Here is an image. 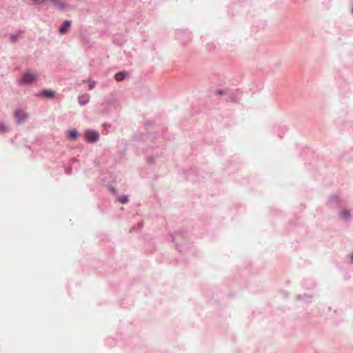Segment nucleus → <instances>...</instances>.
Here are the masks:
<instances>
[{"label":"nucleus","mask_w":353,"mask_h":353,"mask_svg":"<svg viewBox=\"0 0 353 353\" xmlns=\"http://www.w3.org/2000/svg\"><path fill=\"white\" fill-rule=\"evenodd\" d=\"M38 76L37 74L28 71L22 76L21 82L24 84H30L37 80Z\"/></svg>","instance_id":"nucleus-1"},{"label":"nucleus","mask_w":353,"mask_h":353,"mask_svg":"<svg viewBox=\"0 0 353 353\" xmlns=\"http://www.w3.org/2000/svg\"><path fill=\"white\" fill-rule=\"evenodd\" d=\"M14 118L17 123H21L28 118V114L21 110H17L14 112Z\"/></svg>","instance_id":"nucleus-2"},{"label":"nucleus","mask_w":353,"mask_h":353,"mask_svg":"<svg viewBox=\"0 0 353 353\" xmlns=\"http://www.w3.org/2000/svg\"><path fill=\"white\" fill-rule=\"evenodd\" d=\"M85 139L89 142H95L99 139V133L94 130H88L85 133Z\"/></svg>","instance_id":"nucleus-3"},{"label":"nucleus","mask_w":353,"mask_h":353,"mask_svg":"<svg viewBox=\"0 0 353 353\" xmlns=\"http://www.w3.org/2000/svg\"><path fill=\"white\" fill-rule=\"evenodd\" d=\"M50 2H52L57 8L61 10H65L68 7V4L61 0H51Z\"/></svg>","instance_id":"nucleus-4"},{"label":"nucleus","mask_w":353,"mask_h":353,"mask_svg":"<svg viewBox=\"0 0 353 353\" xmlns=\"http://www.w3.org/2000/svg\"><path fill=\"white\" fill-rule=\"evenodd\" d=\"M72 21L70 20H65L63 24L60 26L59 31L61 34L67 33L70 28Z\"/></svg>","instance_id":"nucleus-5"},{"label":"nucleus","mask_w":353,"mask_h":353,"mask_svg":"<svg viewBox=\"0 0 353 353\" xmlns=\"http://www.w3.org/2000/svg\"><path fill=\"white\" fill-rule=\"evenodd\" d=\"M125 77V73L124 72H118L115 75H114V79H116V81H123Z\"/></svg>","instance_id":"nucleus-6"},{"label":"nucleus","mask_w":353,"mask_h":353,"mask_svg":"<svg viewBox=\"0 0 353 353\" xmlns=\"http://www.w3.org/2000/svg\"><path fill=\"white\" fill-rule=\"evenodd\" d=\"M340 216L342 219H348L350 217V213L348 210H343L340 212Z\"/></svg>","instance_id":"nucleus-7"},{"label":"nucleus","mask_w":353,"mask_h":353,"mask_svg":"<svg viewBox=\"0 0 353 353\" xmlns=\"http://www.w3.org/2000/svg\"><path fill=\"white\" fill-rule=\"evenodd\" d=\"M42 94L48 98H52L54 97V93L52 90H44L43 91Z\"/></svg>","instance_id":"nucleus-8"},{"label":"nucleus","mask_w":353,"mask_h":353,"mask_svg":"<svg viewBox=\"0 0 353 353\" xmlns=\"http://www.w3.org/2000/svg\"><path fill=\"white\" fill-rule=\"evenodd\" d=\"M68 137L71 139H75L77 137V132L75 130L68 131Z\"/></svg>","instance_id":"nucleus-9"},{"label":"nucleus","mask_w":353,"mask_h":353,"mask_svg":"<svg viewBox=\"0 0 353 353\" xmlns=\"http://www.w3.org/2000/svg\"><path fill=\"white\" fill-rule=\"evenodd\" d=\"M119 201L121 203H126L128 202V198L126 195H123L119 198Z\"/></svg>","instance_id":"nucleus-10"},{"label":"nucleus","mask_w":353,"mask_h":353,"mask_svg":"<svg viewBox=\"0 0 353 353\" xmlns=\"http://www.w3.org/2000/svg\"><path fill=\"white\" fill-rule=\"evenodd\" d=\"M50 1L51 0H32V2L34 4H41Z\"/></svg>","instance_id":"nucleus-11"},{"label":"nucleus","mask_w":353,"mask_h":353,"mask_svg":"<svg viewBox=\"0 0 353 353\" xmlns=\"http://www.w3.org/2000/svg\"><path fill=\"white\" fill-rule=\"evenodd\" d=\"M6 130V127L3 124H0V131H5Z\"/></svg>","instance_id":"nucleus-12"},{"label":"nucleus","mask_w":353,"mask_h":353,"mask_svg":"<svg viewBox=\"0 0 353 353\" xmlns=\"http://www.w3.org/2000/svg\"><path fill=\"white\" fill-rule=\"evenodd\" d=\"M17 39L18 38L17 36H14V35L11 36V39H12V42H15L17 40Z\"/></svg>","instance_id":"nucleus-13"},{"label":"nucleus","mask_w":353,"mask_h":353,"mask_svg":"<svg viewBox=\"0 0 353 353\" xmlns=\"http://www.w3.org/2000/svg\"><path fill=\"white\" fill-rule=\"evenodd\" d=\"M94 86V83H91L89 84V88L90 89L93 88Z\"/></svg>","instance_id":"nucleus-14"},{"label":"nucleus","mask_w":353,"mask_h":353,"mask_svg":"<svg viewBox=\"0 0 353 353\" xmlns=\"http://www.w3.org/2000/svg\"><path fill=\"white\" fill-rule=\"evenodd\" d=\"M351 12L353 14V6H352V8L351 10Z\"/></svg>","instance_id":"nucleus-15"}]
</instances>
